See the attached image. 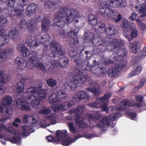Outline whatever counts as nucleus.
Segmentation results:
<instances>
[{
    "mask_svg": "<svg viewBox=\"0 0 146 146\" xmlns=\"http://www.w3.org/2000/svg\"><path fill=\"white\" fill-rule=\"evenodd\" d=\"M69 54L70 57L73 59L74 62L77 66H80L81 64L82 65L88 60L87 64L85 67L82 66V67L83 70L88 71L95 74L97 68H99L101 75H107L109 77L110 70L107 71L104 66H100L98 62L94 60L93 58H91V55L90 54L89 55V52L88 51H85L84 49H82L79 55L76 51L72 50L69 52Z\"/></svg>",
    "mask_w": 146,
    "mask_h": 146,
    "instance_id": "nucleus-1",
    "label": "nucleus"
},
{
    "mask_svg": "<svg viewBox=\"0 0 146 146\" xmlns=\"http://www.w3.org/2000/svg\"><path fill=\"white\" fill-rule=\"evenodd\" d=\"M55 18L54 21L56 19L58 20L55 22L53 25H55L59 29L62 30L66 23L69 24L72 22L75 24L78 23V19L80 18L79 12L78 10L70 8L67 7H61L59 9L58 11L56 12L54 15Z\"/></svg>",
    "mask_w": 146,
    "mask_h": 146,
    "instance_id": "nucleus-2",
    "label": "nucleus"
},
{
    "mask_svg": "<svg viewBox=\"0 0 146 146\" xmlns=\"http://www.w3.org/2000/svg\"><path fill=\"white\" fill-rule=\"evenodd\" d=\"M50 47L52 53L51 56L47 57L51 63L50 70L52 71L54 68L59 66L66 68L69 60L67 57L64 56L65 51L62 49L60 44L53 40L50 42Z\"/></svg>",
    "mask_w": 146,
    "mask_h": 146,
    "instance_id": "nucleus-3",
    "label": "nucleus"
},
{
    "mask_svg": "<svg viewBox=\"0 0 146 146\" xmlns=\"http://www.w3.org/2000/svg\"><path fill=\"white\" fill-rule=\"evenodd\" d=\"M91 42L97 49L100 50L101 52L107 50L113 52L123 43L122 41L120 39H113L110 42L104 41L99 35L96 34L95 35Z\"/></svg>",
    "mask_w": 146,
    "mask_h": 146,
    "instance_id": "nucleus-4",
    "label": "nucleus"
},
{
    "mask_svg": "<svg viewBox=\"0 0 146 146\" xmlns=\"http://www.w3.org/2000/svg\"><path fill=\"white\" fill-rule=\"evenodd\" d=\"M25 42L26 44L30 47L31 49V47H33V54L28 59L29 64L32 65L33 66L40 68L44 72H46V69L45 66L42 64L39 63V60L36 54V52L40 50V48H38L39 47V43H38L36 40H33L32 37L30 35H29L27 37Z\"/></svg>",
    "mask_w": 146,
    "mask_h": 146,
    "instance_id": "nucleus-5",
    "label": "nucleus"
},
{
    "mask_svg": "<svg viewBox=\"0 0 146 146\" xmlns=\"http://www.w3.org/2000/svg\"><path fill=\"white\" fill-rule=\"evenodd\" d=\"M75 73L72 81L69 83H66L63 85L62 87L64 89L68 91L73 90L77 87L81 86L85 82L89 81L91 80L90 77L84 74L80 70H76Z\"/></svg>",
    "mask_w": 146,
    "mask_h": 146,
    "instance_id": "nucleus-6",
    "label": "nucleus"
},
{
    "mask_svg": "<svg viewBox=\"0 0 146 146\" xmlns=\"http://www.w3.org/2000/svg\"><path fill=\"white\" fill-rule=\"evenodd\" d=\"M7 19L3 17H0V47L3 46L9 41V38L13 40L17 38L19 32L16 28H11L9 33V35L5 34V27Z\"/></svg>",
    "mask_w": 146,
    "mask_h": 146,
    "instance_id": "nucleus-7",
    "label": "nucleus"
},
{
    "mask_svg": "<svg viewBox=\"0 0 146 146\" xmlns=\"http://www.w3.org/2000/svg\"><path fill=\"white\" fill-rule=\"evenodd\" d=\"M120 46L113 52H114L112 55V57H113V60H110L111 57L109 59L105 58L102 63L103 64L107 66L111 64L114 63L115 61L122 62L127 58V51L124 48H120Z\"/></svg>",
    "mask_w": 146,
    "mask_h": 146,
    "instance_id": "nucleus-8",
    "label": "nucleus"
},
{
    "mask_svg": "<svg viewBox=\"0 0 146 146\" xmlns=\"http://www.w3.org/2000/svg\"><path fill=\"white\" fill-rule=\"evenodd\" d=\"M99 12L102 15L108 19H112L116 22L120 21L122 19L121 15L119 14L117 15V18L115 19L114 16L117 14L114 10L111 8L107 7L106 5L102 3L99 8Z\"/></svg>",
    "mask_w": 146,
    "mask_h": 146,
    "instance_id": "nucleus-9",
    "label": "nucleus"
},
{
    "mask_svg": "<svg viewBox=\"0 0 146 146\" xmlns=\"http://www.w3.org/2000/svg\"><path fill=\"white\" fill-rule=\"evenodd\" d=\"M38 90V88L30 87L27 89L26 92L27 94H30L29 96L26 97L25 99L29 100L31 98V97H38L39 98H44L46 96L47 92L45 89H40Z\"/></svg>",
    "mask_w": 146,
    "mask_h": 146,
    "instance_id": "nucleus-10",
    "label": "nucleus"
},
{
    "mask_svg": "<svg viewBox=\"0 0 146 146\" xmlns=\"http://www.w3.org/2000/svg\"><path fill=\"white\" fill-rule=\"evenodd\" d=\"M84 109L82 106L77 107L75 108L70 111V112L71 113H75V121L78 124L79 127L82 129L86 127L87 124L84 120L82 119L79 120L80 115L82 114L84 111Z\"/></svg>",
    "mask_w": 146,
    "mask_h": 146,
    "instance_id": "nucleus-11",
    "label": "nucleus"
},
{
    "mask_svg": "<svg viewBox=\"0 0 146 146\" xmlns=\"http://www.w3.org/2000/svg\"><path fill=\"white\" fill-rule=\"evenodd\" d=\"M15 3V0H9L8 3V6L9 7L11 8L10 11H8V13L9 16L13 17L16 16L17 17H21L23 16L22 12L23 11L24 9H20L18 8H13L14 5Z\"/></svg>",
    "mask_w": 146,
    "mask_h": 146,
    "instance_id": "nucleus-12",
    "label": "nucleus"
},
{
    "mask_svg": "<svg viewBox=\"0 0 146 146\" xmlns=\"http://www.w3.org/2000/svg\"><path fill=\"white\" fill-rule=\"evenodd\" d=\"M43 33H40L39 32H37L34 36V38L35 40H36L38 43H39V47L38 48H40V44L47 43L50 39V37L48 33L45 34Z\"/></svg>",
    "mask_w": 146,
    "mask_h": 146,
    "instance_id": "nucleus-13",
    "label": "nucleus"
},
{
    "mask_svg": "<svg viewBox=\"0 0 146 146\" xmlns=\"http://www.w3.org/2000/svg\"><path fill=\"white\" fill-rule=\"evenodd\" d=\"M40 18L39 17L32 19L29 20L27 25V30L31 33H34L38 31L36 23L40 20Z\"/></svg>",
    "mask_w": 146,
    "mask_h": 146,
    "instance_id": "nucleus-14",
    "label": "nucleus"
},
{
    "mask_svg": "<svg viewBox=\"0 0 146 146\" xmlns=\"http://www.w3.org/2000/svg\"><path fill=\"white\" fill-rule=\"evenodd\" d=\"M75 23L76 22H75V24L74 23L73 24L76 28L71 29L69 32H67L64 29H62V30H60V36H69L70 38H72L75 36H76L77 35V33L78 32V31L76 32V30L78 28L77 25V23H76V24Z\"/></svg>",
    "mask_w": 146,
    "mask_h": 146,
    "instance_id": "nucleus-15",
    "label": "nucleus"
},
{
    "mask_svg": "<svg viewBox=\"0 0 146 146\" xmlns=\"http://www.w3.org/2000/svg\"><path fill=\"white\" fill-rule=\"evenodd\" d=\"M16 102L17 106L22 111H29L31 109L28 104L25 102L22 99L17 98Z\"/></svg>",
    "mask_w": 146,
    "mask_h": 146,
    "instance_id": "nucleus-16",
    "label": "nucleus"
},
{
    "mask_svg": "<svg viewBox=\"0 0 146 146\" xmlns=\"http://www.w3.org/2000/svg\"><path fill=\"white\" fill-rule=\"evenodd\" d=\"M125 66V64L122 63L121 64V63L118 65H116L114 68H112L111 72H110L109 77L112 78L118 75V74L120 72L121 70L124 68Z\"/></svg>",
    "mask_w": 146,
    "mask_h": 146,
    "instance_id": "nucleus-17",
    "label": "nucleus"
},
{
    "mask_svg": "<svg viewBox=\"0 0 146 146\" xmlns=\"http://www.w3.org/2000/svg\"><path fill=\"white\" fill-rule=\"evenodd\" d=\"M18 69L23 70L26 69L27 66L26 61L21 57H17L14 60Z\"/></svg>",
    "mask_w": 146,
    "mask_h": 146,
    "instance_id": "nucleus-18",
    "label": "nucleus"
},
{
    "mask_svg": "<svg viewBox=\"0 0 146 146\" xmlns=\"http://www.w3.org/2000/svg\"><path fill=\"white\" fill-rule=\"evenodd\" d=\"M89 96L84 91H79L76 94L74 95L72 98L73 100H75L76 102L78 99L80 100L84 99H88Z\"/></svg>",
    "mask_w": 146,
    "mask_h": 146,
    "instance_id": "nucleus-19",
    "label": "nucleus"
},
{
    "mask_svg": "<svg viewBox=\"0 0 146 146\" xmlns=\"http://www.w3.org/2000/svg\"><path fill=\"white\" fill-rule=\"evenodd\" d=\"M76 103V100L67 101L65 102H63L60 104V106L61 111H65L67 110L71 106L74 105Z\"/></svg>",
    "mask_w": 146,
    "mask_h": 146,
    "instance_id": "nucleus-20",
    "label": "nucleus"
},
{
    "mask_svg": "<svg viewBox=\"0 0 146 146\" xmlns=\"http://www.w3.org/2000/svg\"><path fill=\"white\" fill-rule=\"evenodd\" d=\"M4 72L3 70L0 71V95H1L5 93L3 90L4 85L6 83V79L4 74Z\"/></svg>",
    "mask_w": 146,
    "mask_h": 146,
    "instance_id": "nucleus-21",
    "label": "nucleus"
},
{
    "mask_svg": "<svg viewBox=\"0 0 146 146\" xmlns=\"http://www.w3.org/2000/svg\"><path fill=\"white\" fill-rule=\"evenodd\" d=\"M105 32L108 36H113L117 34L118 30L115 25H111L105 28Z\"/></svg>",
    "mask_w": 146,
    "mask_h": 146,
    "instance_id": "nucleus-22",
    "label": "nucleus"
},
{
    "mask_svg": "<svg viewBox=\"0 0 146 146\" xmlns=\"http://www.w3.org/2000/svg\"><path fill=\"white\" fill-rule=\"evenodd\" d=\"M17 49L21 52V54L24 57H27L30 55V51L25 46L22 45H18Z\"/></svg>",
    "mask_w": 146,
    "mask_h": 146,
    "instance_id": "nucleus-23",
    "label": "nucleus"
},
{
    "mask_svg": "<svg viewBox=\"0 0 146 146\" xmlns=\"http://www.w3.org/2000/svg\"><path fill=\"white\" fill-rule=\"evenodd\" d=\"M111 119L109 117L106 116L104 117L100 121L98 124L97 125V127L99 128H103L104 125L109 126Z\"/></svg>",
    "mask_w": 146,
    "mask_h": 146,
    "instance_id": "nucleus-24",
    "label": "nucleus"
},
{
    "mask_svg": "<svg viewBox=\"0 0 146 146\" xmlns=\"http://www.w3.org/2000/svg\"><path fill=\"white\" fill-rule=\"evenodd\" d=\"M37 6L35 3L30 4L27 7L26 13L28 16L32 15L37 9Z\"/></svg>",
    "mask_w": 146,
    "mask_h": 146,
    "instance_id": "nucleus-25",
    "label": "nucleus"
},
{
    "mask_svg": "<svg viewBox=\"0 0 146 146\" xmlns=\"http://www.w3.org/2000/svg\"><path fill=\"white\" fill-rule=\"evenodd\" d=\"M50 23L49 20L46 17H44L42 20L41 30L43 32L47 31Z\"/></svg>",
    "mask_w": 146,
    "mask_h": 146,
    "instance_id": "nucleus-26",
    "label": "nucleus"
},
{
    "mask_svg": "<svg viewBox=\"0 0 146 146\" xmlns=\"http://www.w3.org/2000/svg\"><path fill=\"white\" fill-rule=\"evenodd\" d=\"M12 50L10 48L6 49L5 51L0 52V62L5 61L8 57L9 54L12 52Z\"/></svg>",
    "mask_w": 146,
    "mask_h": 146,
    "instance_id": "nucleus-27",
    "label": "nucleus"
},
{
    "mask_svg": "<svg viewBox=\"0 0 146 146\" xmlns=\"http://www.w3.org/2000/svg\"><path fill=\"white\" fill-rule=\"evenodd\" d=\"M31 99L33 98L35 100H32L31 102V106L34 109H37L38 108H40L42 105L40 103H42L41 100L38 98L37 97H32Z\"/></svg>",
    "mask_w": 146,
    "mask_h": 146,
    "instance_id": "nucleus-28",
    "label": "nucleus"
},
{
    "mask_svg": "<svg viewBox=\"0 0 146 146\" xmlns=\"http://www.w3.org/2000/svg\"><path fill=\"white\" fill-rule=\"evenodd\" d=\"M105 25L102 22L98 23L94 27L95 31L98 33L105 32Z\"/></svg>",
    "mask_w": 146,
    "mask_h": 146,
    "instance_id": "nucleus-29",
    "label": "nucleus"
},
{
    "mask_svg": "<svg viewBox=\"0 0 146 146\" xmlns=\"http://www.w3.org/2000/svg\"><path fill=\"white\" fill-rule=\"evenodd\" d=\"M56 136L58 141L68 135L67 130H58L56 131Z\"/></svg>",
    "mask_w": 146,
    "mask_h": 146,
    "instance_id": "nucleus-30",
    "label": "nucleus"
},
{
    "mask_svg": "<svg viewBox=\"0 0 146 146\" xmlns=\"http://www.w3.org/2000/svg\"><path fill=\"white\" fill-rule=\"evenodd\" d=\"M12 102V98L11 96H6L2 99L1 105L3 106H9L11 105Z\"/></svg>",
    "mask_w": 146,
    "mask_h": 146,
    "instance_id": "nucleus-31",
    "label": "nucleus"
},
{
    "mask_svg": "<svg viewBox=\"0 0 146 146\" xmlns=\"http://www.w3.org/2000/svg\"><path fill=\"white\" fill-rule=\"evenodd\" d=\"M130 24L128 20L127 19H124L121 21L120 27L123 30V32H127L129 31Z\"/></svg>",
    "mask_w": 146,
    "mask_h": 146,
    "instance_id": "nucleus-32",
    "label": "nucleus"
},
{
    "mask_svg": "<svg viewBox=\"0 0 146 146\" xmlns=\"http://www.w3.org/2000/svg\"><path fill=\"white\" fill-rule=\"evenodd\" d=\"M48 6V11L50 12H52L59 6L58 4L55 3L50 0H48L45 3Z\"/></svg>",
    "mask_w": 146,
    "mask_h": 146,
    "instance_id": "nucleus-33",
    "label": "nucleus"
},
{
    "mask_svg": "<svg viewBox=\"0 0 146 146\" xmlns=\"http://www.w3.org/2000/svg\"><path fill=\"white\" fill-rule=\"evenodd\" d=\"M3 112L2 115L6 118V119H8L11 116L12 112L9 111V109L7 108L5 110H3V108L0 105V112Z\"/></svg>",
    "mask_w": 146,
    "mask_h": 146,
    "instance_id": "nucleus-34",
    "label": "nucleus"
},
{
    "mask_svg": "<svg viewBox=\"0 0 146 146\" xmlns=\"http://www.w3.org/2000/svg\"><path fill=\"white\" fill-rule=\"evenodd\" d=\"M97 17L92 15H89L88 17V23L89 25L94 26L98 23Z\"/></svg>",
    "mask_w": 146,
    "mask_h": 146,
    "instance_id": "nucleus-35",
    "label": "nucleus"
},
{
    "mask_svg": "<svg viewBox=\"0 0 146 146\" xmlns=\"http://www.w3.org/2000/svg\"><path fill=\"white\" fill-rule=\"evenodd\" d=\"M131 50L132 52L134 53H136L138 50H139L140 45L137 42H134L130 44Z\"/></svg>",
    "mask_w": 146,
    "mask_h": 146,
    "instance_id": "nucleus-36",
    "label": "nucleus"
},
{
    "mask_svg": "<svg viewBox=\"0 0 146 146\" xmlns=\"http://www.w3.org/2000/svg\"><path fill=\"white\" fill-rule=\"evenodd\" d=\"M48 100L49 103L52 104L59 101V99L58 98L57 94L55 93H53L50 95Z\"/></svg>",
    "mask_w": 146,
    "mask_h": 146,
    "instance_id": "nucleus-37",
    "label": "nucleus"
},
{
    "mask_svg": "<svg viewBox=\"0 0 146 146\" xmlns=\"http://www.w3.org/2000/svg\"><path fill=\"white\" fill-rule=\"evenodd\" d=\"M142 69V67L141 66H138L135 69L134 71H132L128 76V78L133 77L135 75L139 74Z\"/></svg>",
    "mask_w": 146,
    "mask_h": 146,
    "instance_id": "nucleus-38",
    "label": "nucleus"
},
{
    "mask_svg": "<svg viewBox=\"0 0 146 146\" xmlns=\"http://www.w3.org/2000/svg\"><path fill=\"white\" fill-rule=\"evenodd\" d=\"M111 96L112 94L111 93L108 92L103 97L97 98V101H101L102 102H104L111 98Z\"/></svg>",
    "mask_w": 146,
    "mask_h": 146,
    "instance_id": "nucleus-39",
    "label": "nucleus"
},
{
    "mask_svg": "<svg viewBox=\"0 0 146 146\" xmlns=\"http://www.w3.org/2000/svg\"><path fill=\"white\" fill-rule=\"evenodd\" d=\"M24 84L22 82V80L17 83V93L21 94L23 92L24 89Z\"/></svg>",
    "mask_w": 146,
    "mask_h": 146,
    "instance_id": "nucleus-40",
    "label": "nucleus"
},
{
    "mask_svg": "<svg viewBox=\"0 0 146 146\" xmlns=\"http://www.w3.org/2000/svg\"><path fill=\"white\" fill-rule=\"evenodd\" d=\"M135 8L136 11L139 13H141L146 11V7L144 6V4L142 5H137L135 6Z\"/></svg>",
    "mask_w": 146,
    "mask_h": 146,
    "instance_id": "nucleus-41",
    "label": "nucleus"
},
{
    "mask_svg": "<svg viewBox=\"0 0 146 146\" xmlns=\"http://www.w3.org/2000/svg\"><path fill=\"white\" fill-rule=\"evenodd\" d=\"M46 118L49 121L52 125H54L56 123V118L54 115H49L46 116Z\"/></svg>",
    "mask_w": 146,
    "mask_h": 146,
    "instance_id": "nucleus-42",
    "label": "nucleus"
},
{
    "mask_svg": "<svg viewBox=\"0 0 146 146\" xmlns=\"http://www.w3.org/2000/svg\"><path fill=\"white\" fill-rule=\"evenodd\" d=\"M87 90L92 93L96 97L98 96L100 94L99 89L95 87H93L92 88L90 87L88 88H87Z\"/></svg>",
    "mask_w": 146,
    "mask_h": 146,
    "instance_id": "nucleus-43",
    "label": "nucleus"
},
{
    "mask_svg": "<svg viewBox=\"0 0 146 146\" xmlns=\"http://www.w3.org/2000/svg\"><path fill=\"white\" fill-rule=\"evenodd\" d=\"M87 116L90 119L96 121L100 117L101 115L99 114H93L90 113H88L86 114Z\"/></svg>",
    "mask_w": 146,
    "mask_h": 146,
    "instance_id": "nucleus-44",
    "label": "nucleus"
},
{
    "mask_svg": "<svg viewBox=\"0 0 146 146\" xmlns=\"http://www.w3.org/2000/svg\"><path fill=\"white\" fill-rule=\"evenodd\" d=\"M22 127L23 129L22 135L23 136H27L30 133V129L29 127L26 125H23Z\"/></svg>",
    "mask_w": 146,
    "mask_h": 146,
    "instance_id": "nucleus-45",
    "label": "nucleus"
},
{
    "mask_svg": "<svg viewBox=\"0 0 146 146\" xmlns=\"http://www.w3.org/2000/svg\"><path fill=\"white\" fill-rule=\"evenodd\" d=\"M96 102L90 103L89 104V107L92 108H100L101 106V101H97V99L96 100Z\"/></svg>",
    "mask_w": 146,
    "mask_h": 146,
    "instance_id": "nucleus-46",
    "label": "nucleus"
},
{
    "mask_svg": "<svg viewBox=\"0 0 146 146\" xmlns=\"http://www.w3.org/2000/svg\"><path fill=\"white\" fill-rule=\"evenodd\" d=\"M94 35H94L93 33L89 32L84 34V38L89 40V41H91L92 42V39L94 38Z\"/></svg>",
    "mask_w": 146,
    "mask_h": 146,
    "instance_id": "nucleus-47",
    "label": "nucleus"
},
{
    "mask_svg": "<svg viewBox=\"0 0 146 146\" xmlns=\"http://www.w3.org/2000/svg\"><path fill=\"white\" fill-rule=\"evenodd\" d=\"M46 83L49 86L52 88L56 85L57 84L56 81L52 78L47 80Z\"/></svg>",
    "mask_w": 146,
    "mask_h": 146,
    "instance_id": "nucleus-48",
    "label": "nucleus"
},
{
    "mask_svg": "<svg viewBox=\"0 0 146 146\" xmlns=\"http://www.w3.org/2000/svg\"><path fill=\"white\" fill-rule=\"evenodd\" d=\"M102 102H101V106L100 108L102 109L103 111H106L108 113L109 112V109H111V110H113V107L112 106H110L109 108H108L107 104L106 103L102 104Z\"/></svg>",
    "mask_w": 146,
    "mask_h": 146,
    "instance_id": "nucleus-49",
    "label": "nucleus"
},
{
    "mask_svg": "<svg viewBox=\"0 0 146 146\" xmlns=\"http://www.w3.org/2000/svg\"><path fill=\"white\" fill-rule=\"evenodd\" d=\"M72 142L71 139L70 138H67L63 140L61 142L62 145L65 146H68L70 145Z\"/></svg>",
    "mask_w": 146,
    "mask_h": 146,
    "instance_id": "nucleus-50",
    "label": "nucleus"
},
{
    "mask_svg": "<svg viewBox=\"0 0 146 146\" xmlns=\"http://www.w3.org/2000/svg\"><path fill=\"white\" fill-rule=\"evenodd\" d=\"M20 141L21 138L17 136L13 137L9 139V141L11 142L17 144L20 143Z\"/></svg>",
    "mask_w": 146,
    "mask_h": 146,
    "instance_id": "nucleus-51",
    "label": "nucleus"
},
{
    "mask_svg": "<svg viewBox=\"0 0 146 146\" xmlns=\"http://www.w3.org/2000/svg\"><path fill=\"white\" fill-rule=\"evenodd\" d=\"M57 95L59 98L63 99L66 98V94L65 91L62 90H59L57 92Z\"/></svg>",
    "mask_w": 146,
    "mask_h": 146,
    "instance_id": "nucleus-52",
    "label": "nucleus"
},
{
    "mask_svg": "<svg viewBox=\"0 0 146 146\" xmlns=\"http://www.w3.org/2000/svg\"><path fill=\"white\" fill-rule=\"evenodd\" d=\"M67 125L70 132L75 133L76 130L74 124L72 122H68Z\"/></svg>",
    "mask_w": 146,
    "mask_h": 146,
    "instance_id": "nucleus-53",
    "label": "nucleus"
},
{
    "mask_svg": "<svg viewBox=\"0 0 146 146\" xmlns=\"http://www.w3.org/2000/svg\"><path fill=\"white\" fill-rule=\"evenodd\" d=\"M127 116L132 120L135 119L136 117L137 114L135 112H127Z\"/></svg>",
    "mask_w": 146,
    "mask_h": 146,
    "instance_id": "nucleus-54",
    "label": "nucleus"
},
{
    "mask_svg": "<svg viewBox=\"0 0 146 146\" xmlns=\"http://www.w3.org/2000/svg\"><path fill=\"white\" fill-rule=\"evenodd\" d=\"M26 22L24 19H22L19 25V27L20 29H24L26 27Z\"/></svg>",
    "mask_w": 146,
    "mask_h": 146,
    "instance_id": "nucleus-55",
    "label": "nucleus"
},
{
    "mask_svg": "<svg viewBox=\"0 0 146 146\" xmlns=\"http://www.w3.org/2000/svg\"><path fill=\"white\" fill-rule=\"evenodd\" d=\"M3 129L5 130L7 132H12V131L10 129L7 128V126L3 124L0 123V131H1Z\"/></svg>",
    "mask_w": 146,
    "mask_h": 146,
    "instance_id": "nucleus-56",
    "label": "nucleus"
},
{
    "mask_svg": "<svg viewBox=\"0 0 146 146\" xmlns=\"http://www.w3.org/2000/svg\"><path fill=\"white\" fill-rule=\"evenodd\" d=\"M129 31H128L127 32H123V35L125 36V37L126 38L128 41H131L133 39V37H132V36L131 35L128 34L129 32Z\"/></svg>",
    "mask_w": 146,
    "mask_h": 146,
    "instance_id": "nucleus-57",
    "label": "nucleus"
},
{
    "mask_svg": "<svg viewBox=\"0 0 146 146\" xmlns=\"http://www.w3.org/2000/svg\"><path fill=\"white\" fill-rule=\"evenodd\" d=\"M57 139L56 136L55 137H54L53 136H48L47 138V139L49 142H58V141Z\"/></svg>",
    "mask_w": 146,
    "mask_h": 146,
    "instance_id": "nucleus-58",
    "label": "nucleus"
},
{
    "mask_svg": "<svg viewBox=\"0 0 146 146\" xmlns=\"http://www.w3.org/2000/svg\"><path fill=\"white\" fill-rule=\"evenodd\" d=\"M121 103L123 104V105L126 106H131V101L127 99H126L122 100Z\"/></svg>",
    "mask_w": 146,
    "mask_h": 146,
    "instance_id": "nucleus-59",
    "label": "nucleus"
},
{
    "mask_svg": "<svg viewBox=\"0 0 146 146\" xmlns=\"http://www.w3.org/2000/svg\"><path fill=\"white\" fill-rule=\"evenodd\" d=\"M131 29L132 30V32L131 33V35L132 36V37L134 38H135L138 35V31L137 29L135 28L132 29L131 28Z\"/></svg>",
    "mask_w": 146,
    "mask_h": 146,
    "instance_id": "nucleus-60",
    "label": "nucleus"
},
{
    "mask_svg": "<svg viewBox=\"0 0 146 146\" xmlns=\"http://www.w3.org/2000/svg\"><path fill=\"white\" fill-rule=\"evenodd\" d=\"M145 79H142L140 81L138 86L134 88L136 90H138L139 88H141L145 84Z\"/></svg>",
    "mask_w": 146,
    "mask_h": 146,
    "instance_id": "nucleus-61",
    "label": "nucleus"
},
{
    "mask_svg": "<svg viewBox=\"0 0 146 146\" xmlns=\"http://www.w3.org/2000/svg\"><path fill=\"white\" fill-rule=\"evenodd\" d=\"M137 15L135 12H133L131 13V15L129 17V19L130 21H134Z\"/></svg>",
    "mask_w": 146,
    "mask_h": 146,
    "instance_id": "nucleus-62",
    "label": "nucleus"
},
{
    "mask_svg": "<svg viewBox=\"0 0 146 146\" xmlns=\"http://www.w3.org/2000/svg\"><path fill=\"white\" fill-rule=\"evenodd\" d=\"M144 97L142 95H138L135 97V99L137 101L142 103L143 101Z\"/></svg>",
    "mask_w": 146,
    "mask_h": 146,
    "instance_id": "nucleus-63",
    "label": "nucleus"
},
{
    "mask_svg": "<svg viewBox=\"0 0 146 146\" xmlns=\"http://www.w3.org/2000/svg\"><path fill=\"white\" fill-rule=\"evenodd\" d=\"M110 5L113 8L119 7L118 5L117 2L116 0L111 1L110 4Z\"/></svg>",
    "mask_w": 146,
    "mask_h": 146,
    "instance_id": "nucleus-64",
    "label": "nucleus"
}]
</instances>
